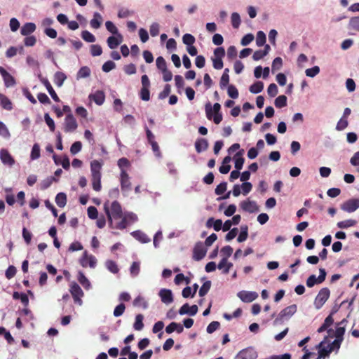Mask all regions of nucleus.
<instances>
[{"label":"nucleus","mask_w":359,"mask_h":359,"mask_svg":"<svg viewBox=\"0 0 359 359\" xmlns=\"http://www.w3.org/2000/svg\"><path fill=\"white\" fill-rule=\"evenodd\" d=\"M297 306L296 304H292L287 306L279 313L278 317L275 320V323L281 321L284 319L290 318L297 312Z\"/></svg>","instance_id":"nucleus-6"},{"label":"nucleus","mask_w":359,"mask_h":359,"mask_svg":"<svg viewBox=\"0 0 359 359\" xmlns=\"http://www.w3.org/2000/svg\"><path fill=\"white\" fill-rule=\"evenodd\" d=\"M131 236L141 243H148L151 241L149 236L140 230H136L130 233Z\"/></svg>","instance_id":"nucleus-21"},{"label":"nucleus","mask_w":359,"mask_h":359,"mask_svg":"<svg viewBox=\"0 0 359 359\" xmlns=\"http://www.w3.org/2000/svg\"><path fill=\"white\" fill-rule=\"evenodd\" d=\"M81 36L85 41L88 42V43H93L96 40L95 36L92 33H90V32H88L87 30L83 31L81 32Z\"/></svg>","instance_id":"nucleus-48"},{"label":"nucleus","mask_w":359,"mask_h":359,"mask_svg":"<svg viewBox=\"0 0 359 359\" xmlns=\"http://www.w3.org/2000/svg\"><path fill=\"white\" fill-rule=\"evenodd\" d=\"M78 280L79 283L86 289L89 290L91 287L90 283L88 279L85 276L84 273L79 271L78 273Z\"/></svg>","instance_id":"nucleus-35"},{"label":"nucleus","mask_w":359,"mask_h":359,"mask_svg":"<svg viewBox=\"0 0 359 359\" xmlns=\"http://www.w3.org/2000/svg\"><path fill=\"white\" fill-rule=\"evenodd\" d=\"M357 224V221L354 219H346L339 222L337 223V227L340 229H347L351 226H353Z\"/></svg>","instance_id":"nucleus-41"},{"label":"nucleus","mask_w":359,"mask_h":359,"mask_svg":"<svg viewBox=\"0 0 359 359\" xmlns=\"http://www.w3.org/2000/svg\"><path fill=\"white\" fill-rule=\"evenodd\" d=\"M198 306L194 304L189 306L188 303L183 304L179 309V314L181 316L188 315L190 316H194L198 313Z\"/></svg>","instance_id":"nucleus-14"},{"label":"nucleus","mask_w":359,"mask_h":359,"mask_svg":"<svg viewBox=\"0 0 359 359\" xmlns=\"http://www.w3.org/2000/svg\"><path fill=\"white\" fill-rule=\"evenodd\" d=\"M347 323L348 320L346 318H344L337 324L336 330L334 332L335 339L334 340V345H335L337 348H340L341 344L344 340V335L346 332Z\"/></svg>","instance_id":"nucleus-3"},{"label":"nucleus","mask_w":359,"mask_h":359,"mask_svg":"<svg viewBox=\"0 0 359 359\" xmlns=\"http://www.w3.org/2000/svg\"><path fill=\"white\" fill-rule=\"evenodd\" d=\"M359 208V198H351L341 205V209L346 212H353Z\"/></svg>","instance_id":"nucleus-9"},{"label":"nucleus","mask_w":359,"mask_h":359,"mask_svg":"<svg viewBox=\"0 0 359 359\" xmlns=\"http://www.w3.org/2000/svg\"><path fill=\"white\" fill-rule=\"evenodd\" d=\"M274 104L277 108H283L287 105V97L285 95H279L276 98Z\"/></svg>","instance_id":"nucleus-45"},{"label":"nucleus","mask_w":359,"mask_h":359,"mask_svg":"<svg viewBox=\"0 0 359 359\" xmlns=\"http://www.w3.org/2000/svg\"><path fill=\"white\" fill-rule=\"evenodd\" d=\"M0 136L5 139H9L11 137V133L7 126L2 121H0Z\"/></svg>","instance_id":"nucleus-53"},{"label":"nucleus","mask_w":359,"mask_h":359,"mask_svg":"<svg viewBox=\"0 0 359 359\" xmlns=\"http://www.w3.org/2000/svg\"><path fill=\"white\" fill-rule=\"evenodd\" d=\"M244 154V150L243 149H241L240 151H238L234 156L233 158H234V167L237 170H241L243 166V164H244V162H245V159L243 157V155Z\"/></svg>","instance_id":"nucleus-24"},{"label":"nucleus","mask_w":359,"mask_h":359,"mask_svg":"<svg viewBox=\"0 0 359 359\" xmlns=\"http://www.w3.org/2000/svg\"><path fill=\"white\" fill-rule=\"evenodd\" d=\"M161 300L165 304H170L173 302V294L171 290L163 288L158 292Z\"/></svg>","instance_id":"nucleus-17"},{"label":"nucleus","mask_w":359,"mask_h":359,"mask_svg":"<svg viewBox=\"0 0 359 359\" xmlns=\"http://www.w3.org/2000/svg\"><path fill=\"white\" fill-rule=\"evenodd\" d=\"M133 305L135 306H142L144 309L148 308V303L144 298L140 295H138L133 301Z\"/></svg>","instance_id":"nucleus-42"},{"label":"nucleus","mask_w":359,"mask_h":359,"mask_svg":"<svg viewBox=\"0 0 359 359\" xmlns=\"http://www.w3.org/2000/svg\"><path fill=\"white\" fill-rule=\"evenodd\" d=\"M231 25L233 28L237 29L239 27L241 20L239 13L234 12L231 16Z\"/></svg>","instance_id":"nucleus-47"},{"label":"nucleus","mask_w":359,"mask_h":359,"mask_svg":"<svg viewBox=\"0 0 359 359\" xmlns=\"http://www.w3.org/2000/svg\"><path fill=\"white\" fill-rule=\"evenodd\" d=\"M55 203L60 208L65 207L67 203L66 194L62 192L58 193L55 196Z\"/></svg>","instance_id":"nucleus-38"},{"label":"nucleus","mask_w":359,"mask_h":359,"mask_svg":"<svg viewBox=\"0 0 359 359\" xmlns=\"http://www.w3.org/2000/svg\"><path fill=\"white\" fill-rule=\"evenodd\" d=\"M102 163L97 160L90 162L91 177L101 176Z\"/></svg>","instance_id":"nucleus-25"},{"label":"nucleus","mask_w":359,"mask_h":359,"mask_svg":"<svg viewBox=\"0 0 359 359\" xmlns=\"http://www.w3.org/2000/svg\"><path fill=\"white\" fill-rule=\"evenodd\" d=\"M210 287H211V281L206 280L205 283H203V284L199 289V292H198L199 296L204 297L205 295H206L207 293L208 292V291L210 290Z\"/></svg>","instance_id":"nucleus-43"},{"label":"nucleus","mask_w":359,"mask_h":359,"mask_svg":"<svg viewBox=\"0 0 359 359\" xmlns=\"http://www.w3.org/2000/svg\"><path fill=\"white\" fill-rule=\"evenodd\" d=\"M88 97L99 106L102 105L105 100L104 93L102 90H97L94 93L90 94Z\"/></svg>","instance_id":"nucleus-19"},{"label":"nucleus","mask_w":359,"mask_h":359,"mask_svg":"<svg viewBox=\"0 0 359 359\" xmlns=\"http://www.w3.org/2000/svg\"><path fill=\"white\" fill-rule=\"evenodd\" d=\"M125 309V304L123 303H121L115 307L113 314L115 317H119L123 315Z\"/></svg>","instance_id":"nucleus-62"},{"label":"nucleus","mask_w":359,"mask_h":359,"mask_svg":"<svg viewBox=\"0 0 359 359\" xmlns=\"http://www.w3.org/2000/svg\"><path fill=\"white\" fill-rule=\"evenodd\" d=\"M266 43V34L262 31H259L257 34L256 44L257 46H263Z\"/></svg>","instance_id":"nucleus-51"},{"label":"nucleus","mask_w":359,"mask_h":359,"mask_svg":"<svg viewBox=\"0 0 359 359\" xmlns=\"http://www.w3.org/2000/svg\"><path fill=\"white\" fill-rule=\"evenodd\" d=\"M140 271V264L139 262H133L130 267V273L133 277H136Z\"/></svg>","instance_id":"nucleus-49"},{"label":"nucleus","mask_w":359,"mask_h":359,"mask_svg":"<svg viewBox=\"0 0 359 359\" xmlns=\"http://www.w3.org/2000/svg\"><path fill=\"white\" fill-rule=\"evenodd\" d=\"M228 95L232 99H236L238 97V89L233 85H229L227 88Z\"/></svg>","instance_id":"nucleus-57"},{"label":"nucleus","mask_w":359,"mask_h":359,"mask_svg":"<svg viewBox=\"0 0 359 359\" xmlns=\"http://www.w3.org/2000/svg\"><path fill=\"white\" fill-rule=\"evenodd\" d=\"M330 295V291L327 287H323L318 292L314 300V306L317 310L320 309Z\"/></svg>","instance_id":"nucleus-4"},{"label":"nucleus","mask_w":359,"mask_h":359,"mask_svg":"<svg viewBox=\"0 0 359 359\" xmlns=\"http://www.w3.org/2000/svg\"><path fill=\"white\" fill-rule=\"evenodd\" d=\"M102 53V48L98 44H93L90 46V54L92 56H100Z\"/></svg>","instance_id":"nucleus-59"},{"label":"nucleus","mask_w":359,"mask_h":359,"mask_svg":"<svg viewBox=\"0 0 359 359\" xmlns=\"http://www.w3.org/2000/svg\"><path fill=\"white\" fill-rule=\"evenodd\" d=\"M182 41L187 46H189L195 43L196 39L195 37L191 34H185L182 37Z\"/></svg>","instance_id":"nucleus-56"},{"label":"nucleus","mask_w":359,"mask_h":359,"mask_svg":"<svg viewBox=\"0 0 359 359\" xmlns=\"http://www.w3.org/2000/svg\"><path fill=\"white\" fill-rule=\"evenodd\" d=\"M238 297L245 303H250L258 297V294L252 291H241L237 294Z\"/></svg>","instance_id":"nucleus-12"},{"label":"nucleus","mask_w":359,"mask_h":359,"mask_svg":"<svg viewBox=\"0 0 359 359\" xmlns=\"http://www.w3.org/2000/svg\"><path fill=\"white\" fill-rule=\"evenodd\" d=\"M105 267L107 269L114 274H116L119 272V268L116 262L108 259L105 262Z\"/></svg>","instance_id":"nucleus-32"},{"label":"nucleus","mask_w":359,"mask_h":359,"mask_svg":"<svg viewBox=\"0 0 359 359\" xmlns=\"http://www.w3.org/2000/svg\"><path fill=\"white\" fill-rule=\"evenodd\" d=\"M120 177L121 191L123 193V195H126V194L131 190L130 177L126 170H123L120 173Z\"/></svg>","instance_id":"nucleus-11"},{"label":"nucleus","mask_w":359,"mask_h":359,"mask_svg":"<svg viewBox=\"0 0 359 359\" xmlns=\"http://www.w3.org/2000/svg\"><path fill=\"white\" fill-rule=\"evenodd\" d=\"M241 208L245 212L250 213L257 212L259 210L257 203L253 201L245 200L241 203Z\"/></svg>","instance_id":"nucleus-16"},{"label":"nucleus","mask_w":359,"mask_h":359,"mask_svg":"<svg viewBox=\"0 0 359 359\" xmlns=\"http://www.w3.org/2000/svg\"><path fill=\"white\" fill-rule=\"evenodd\" d=\"M319 276L316 277V275H311L306 280V285L308 287H312L316 284H320L325 281L326 278V271L325 269H319Z\"/></svg>","instance_id":"nucleus-5"},{"label":"nucleus","mask_w":359,"mask_h":359,"mask_svg":"<svg viewBox=\"0 0 359 359\" xmlns=\"http://www.w3.org/2000/svg\"><path fill=\"white\" fill-rule=\"evenodd\" d=\"M104 210L110 227H113L114 220L119 219L123 217L121 205L116 201H113L111 204L109 201H106L104 203Z\"/></svg>","instance_id":"nucleus-1"},{"label":"nucleus","mask_w":359,"mask_h":359,"mask_svg":"<svg viewBox=\"0 0 359 359\" xmlns=\"http://www.w3.org/2000/svg\"><path fill=\"white\" fill-rule=\"evenodd\" d=\"M320 72V67L318 66H314L311 68L306 69L305 74L307 76L313 78Z\"/></svg>","instance_id":"nucleus-55"},{"label":"nucleus","mask_w":359,"mask_h":359,"mask_svg":"<svg viewBox=\"0 0 359 359\" xmlns=\"http://www.w3.org/2000/svg\"><path fill=\"white\" fill-rule=\"evenodd\" d=\"M156 67L161 72L168 69L167 64L165 59L162 56H158L156 60Z\"/></svg>","instance_id":"nucleus-46"},{"label":"nucleus","mask_w":359,"mask_h":359,"mask_svg":"<svg viewBox=\"0 0 359 359\" xmlns=\"http://www.w3.org/2000/svg\"><path fill=\"white\" fill-rule=\"evenodd\" d=\"M263 89H264V83L262 81H260L255 82L249 88L250 92L253 94L259 93L260 92H262L263 90Z\"/></svg>","instance_id":"nucleus-36"},{"label":"nucleus","mask_w":359,"mask_h":359,"mask_svg":"<svg viewBox=\"0 0 359 359\" xmlns=\"http://www.w3.org/2000/svg\"><path fill=\"white\" fill-rule=\"evenodd\" d=\"M40 157V147L38 144H34L32 147L30 158L31 160H36Z\"/></svg>","instance_id":"nucleus-50"},{"label":"nucleus","mask_w":359,"mask_h":359,"mask_svg":"<svg viewBox=\"0 0 359 359\" xmlns=\"http://www.w3.org/2000/svg\"><path fill=\"white\" fill-rule=\"evenodd\" d=\"M221 105L219 103H215L213 106H212L210 102L207 103L205 106V110L208 119L210 120L212 118L213 111L215 114L219 113Z\"/></svg>","instance_id":"nucleus-20"},{"label":"nucleus","mask_w":359,"mask_h":359,"mask_svg":"<svg viewBox=\"0 0 359 359\" xmlns=\"http://www.w3.org/2000/svg\"><path fill=\"white\" fill-rule=\"evenodd\" d=\"M248 227L247 225H243L241 226V231L237 238L238 243H243L248 238Z\"/></svg>","instance_id":"nucleus-37"},{"label":"nucleus","mask_w":359,"mask_h":359,"mask_svg":"<svg viewBox=\"0 0 359 359\" xmlns=\"http://www.w3.org/2000/svg\"><path fill=\"white\" fill-rule=\"evenodd\" d=\"M70 292L73 298L76 297H83L84 294L81 287L76 283H72L70 287Z\"/></svg>","instance_id":"nucleus-33"},{"label":"nucleus","mask_w":359,"mask_h":359,"mask_svg":"<svg viewBox=\"0 0 359 359\" xmlns=\"http://www.w3.org/2000/svg\"><path fill=\"white\" fill-rule=\"evenodd\" d=\"M347 29L350 32H359V15L350 18L347 25Z\"/></svg>","instance_id":"nucleus-27"},{"label":"nucleus","mask_w":359,"mask_h":359,"mask_svg":"<svg viewBox=\"0 0 359 359\" xmlns=\"http://www.w3.org/2000/svg\"><path fill=\"white\" fill-rule=\"evenodd\" d=\"M44 121L48 126L50 130L53 132L55 129V125L53 119L50 116L48 113L44 114Z\"/></svg>","instance_id":"nucleus-54"},{"label":"nucleus","mask_w":359,"mask_h":359,"mask_svg":"<svg viewBox=\"0 0 359 359\" xmlns=\"http://www.w3.org/2000/svg\"><path fill=\"white\" fill-rule=\"evenodd\" d=\"M36 25L33 22H26L20 29V33L23 36H29L36 30Z\"/></svg>","instance_id":"nucleus-26"},{"label":"nucleus","mask_w":359,"mask_h":359,"mask_svg":"<svg viewBox=\"0 0 359 359\" xmlns=\"http://www.w3.org/2000/svg\"><path fill=\"white\" fill-rule=\"evenodd\" d=\"M121 222L116 223L115 224H113V229H124L127 227L128 225V219L123 215L122 218H121Z\"/></svg>","instance_id":"nucleus-58"},{"label":"nucleus","mask_w":359,"mask_h":359,"mask_svg":"<svg viewBox=\"0 0 359 359\" xmlns=\"http://www.w3.org/2000/svg\"><path fill=\"white\" fill-rule=\"evenodd\" d=\"M102 17L100 13L95 12L93 14V18L90 20V25L94 29H98L102 22Z\"/></svg>","instance_id":"nucleus-30"},{"label":"nucleus","mask_w":359,"mask_h":359,"mask_svg":"<svg viewBox=\"0 0 359 359\" xmlns=\"http://www.w3.org/2000/svg\"><path fill=\"white\" fill-rule=\"evenodd\" d=\"M1 76L3 78L4 82V86L6 88H11L15 85L16 81H15V78L10 73H8L6 69H4Z\"/></svg>","instance_id":"nucleus-23"},{"label":"nucleus","mask_w":359,"mask_h":359,"mask_svg":"<svg viewBox=\"0 0 359 359\" xmlns=\"http://www.w3.org/2000/svg\"><path fill=\"white\" fill-rule=\"evenodd\" d=\"M82 148V144L80 141L74 142L70 147V152L72 154L75 155L79 153Z\"/></svg>","instance_id":"nucleus-63"},{"label":"nucleus","mask_w":359,"mask_h":359,"mask_svg":"<svg viewBox=\"0 0 359 359\" xmlns=\"http://www.w3.org/2000/svg\"><path fill=\"white\" fill-rule=\"evenodd\" d=\"M0 105L6 110L11 111L13 109L11 101L4 95L0 93Z\"/></svg>","instance_id":"nucleus-31"},{"label":"nucleus","mask_w":359,"mask_h":359,"mask_svg":"<svg viewBox=\"0 0 359 359\" xmlns=\"http://www.w3.org/2000/svg\"><path fill=\"white\" fill-rule=\"evenodd\" d=\"M258 356L256 350L252 347H248L238 352L236 359H256Z\"/></svg>","instance_id":"nucleus-8"},{"label":"nucleus","mask_w":359,"mask_h":359,"mask_svg":"<svg viewBox=\"0 0 359 359\" xmlns=\"http://www.w3.org/2000/svg\"><path fill=\"white\" fill-rule=\"evenodd\" d=\"M105 26L107 29L112 34H119L118 28L114 25V24L111 21H107L105 22Z\"/></svg>","instance_id":"nucleus-61"},{"label":"nucleus","mask_w":359,"mask_h":359,"mask_svg":"<svg viewBox=\"0 0 359 359\" xmlns=\"http://www.w3.org/2000/svg\"><path fill=\"white\" fill-rule=\"evenodd\" d=\"M348 125V120L346 118H344V117H341L337 123L336 130L338 131H341L346 128Z\"/></svg>","instance_id":"nucleus-60"},{"label":"nucleus","mask_w":359,"mask_h":359,"mask_svg":"<svg viewBox=\"0 0 359 359\" xmlns=\"http://www.w3.org/2000/svg\"><path fill=\"white\" fill-rule=\"evenodd\" d=\"M78 127L77 122L72 114H67L64 121V130L66 133L76 130Z\"/></svg>","instance_id":"nucleus-10"},{"label":"nucleus","mask_w":359,"mask_h":359,"mask_svg":"<svg viewBox=\"0 0 359 359\" xmlns=\"http://www.w3.org/2000/svg\"><path fill=\"white\" fill-rule=\"evenodd\" d=\"M80 264L83 267L89 266L90 268H95L97 264V259L93 255H88L86 251L80 259Z\"/></svg>","instance_id":"nucleus-13"},{"label":"nucleus","mask_w":359,"mask_h":359,"mask_svg":"<svg viewBox=\"0 0 359 359\" xmlns=\"http://www.w3.org/2000/svg\"><path fill=\"white\" fill-rule=\"evenodd\" d=\"M90 74V69L88 67L84 66L80 68L76 74V79H84L87 78Z\"/></svg>","instance_id":"nucleus-39"},{"label":"nucleus","mask_w":359,"mask_h":359,"mask_svg":"<svg viewBox=\"0 0 359 359\" xmlns=\"http://www.w3.org/2000/svg\"><path fill=\"white\" fill-rule=\"evenodd\" d=\"M115 67H116V64L111 60H108L103 64V65L102 67V69L104 72H109L111 70L114 69Z\"/></svg>","instance_id":"nucleus-64"},{"label":"nucleus","mask_w":359,"mask_h":359,"mask_svg":"<svg viewBox=\"0 0 359 359\" xmlns=\"http://www.w3.org/2000/svg\"><path fill=\"white\" fill-rule=\"evenodd\" d=\"M54 181H57L56 178L54 177H48L44 179L40 183V189L41 190L48 189Z\"/></svg>","instance_id":"nucleus-44"},{"label":"nucleus","mask_w":359,"mask_h":359,"mask_svg":"<svg viewBox=\"0 0 359 359\" xmlns=\"http://www.w3.org/2000/svg\"><path fill=\"white\" fill-rule=\"evenodd\" d=\"M41 82L45 86L46 88L48 93L50 94V97L53 98V100L57 102H60V98L56 94L55 91L53 88L51 84L50 83L49 81L46 78H41Z\"/></svg>","instance_id":"nucleus-22"},{"label":"nucleus","mask_w":359,"mask_h":359,"mask_svg":"<svg viewBox=\"0 0 359 359\" xmlns=\"http://www.w3.org/2000/svg\"><path fill=\"white\" fill-rule=\"evenodd\" d=\"M144 316L142 314H137L135 316V321L133 325V328L137 331H140L144 327L143 324Z\"/></svg>","instance_id":"nucleus-40"},{"label":"nucleus","mask_w":359,"mask_h":359,"mask_svg":"<svg viewBox=\"0 0 359 359\" xmlns=\"http://www.w3.org/2000/svg\"><path fill=\"white\" fill-rule=\"evenodd\" d=\"M195 148L198 153H201L208 148V142L206 139L199 138L195 142Z\"/></svg>","instance_id":"nucleus-29"},{"label":"nucleus","mask_w":359,"mask_h":359,"mask_svg":"<svg viewBox=\"0 0 359 359\" xmlns=\"http://www.w3.org/2000/svg\"><path fill=\"white\" fill-rule=\"evenodd\" d=\"M66 79L67 76L62 72H57L54 74V83L58 87H61L63 85Z\"/></svg>","instance_id":"nucleus-34"},{"label":"nucleus","mask_w":359,"mask_h":359,"mask_svg":"<svg viewBox=\"0 0 359 359\" xmlns=\"http://www.w3.org/2000/svg\"><path fill=\"white\" fill-rule=\"evenodd\" d=\"M122 41L123 36L121 34H119L108 37L107 43L110 49H115L121 44Z\"/></svg>","instance_id":"nucleus-18"},{"label":"nucleus","mask_w":359,"mask_h":359,"mask_svg":"<svg viewBox=\"0 0 359 359\" xmlns=\"http://www.w3.org/2000/svg\"><path fill=\"white\" fill-rule=\"evenodd\" d=\"M0 159L4 165H8L9 167L13 166L15 163L13 157L6 149H1L0 150Z\"/></svg>","instance_id":"nucleus-15"},{"label":"nucleus","mask_w":359,"mask_h":359,"mask_svg":"<svg viewBox=\"0 0 359 359\" xmlns=\"http://www.w3.org/2000/svg\"><path fill=\"white\" fill-rule=\"evenodd\" d=\"M232 266L233 264L228 262L226 257H223L217 265V268L222 270L224 274H227Z\"/></svg>","instance_id":"nucleus-28"},{"label":"nucleus","mask_w":359,"mask_h":359,"mask_svg":"<svg viewBox=\"0 0 359 359\" xmlns=\"http://www.w3.org/2000/svg\"><path fill=\"white\" fill-rule=\"evenodd\" d=\"M207 250L202 242L196 243L193 250V259L196 261L201 260L205 256Z\"/></svg>","instance_id":"nucleus-7"},{"label":"nucleus","mask_w":359,"mask_h":359,"mask_svg":"<svg viewBox=\"0 0 359 359\" xmlns=\"http://www.w3.org/2000/svg\"><path fill=\"white\" fill-rule=\"evenodd\" d=\"M93 189L99 191L101 190V176L91 177Z\"/></svg>","instance_id":"nucleus-52"},{"label":"nucleus","mask_w":359,"mask_h":359,"mask_svg":"<svg viewBox=\"0 0 359 359\" xmlns=\"http://www.w3.org/2000/svg\"><path fill=\"white\" fill-rule=\"evenodd\" d=\"M316 348L318 350L319 358L329 357L332 351H335L337 353L339 350L334 345V341L331 344L329 343V336H325Z\"/></svg>","instance_id":"nucleus-2"}]
</instances>
